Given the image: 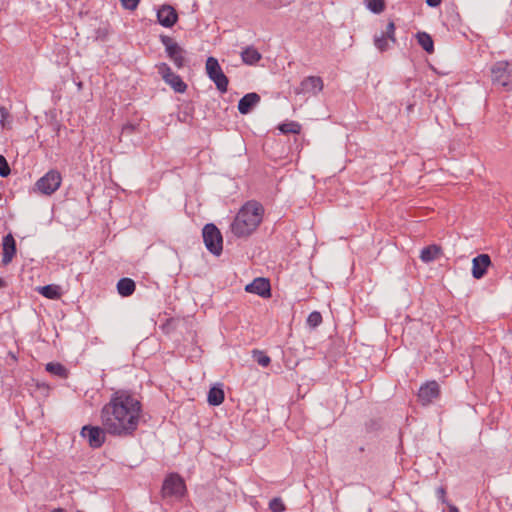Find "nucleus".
<instances>
[{"mask_svg": "<svg viewBox=\"0 0 512 512\" xmlns=\"http://www.w3.org/2000/svg\"><path fill=\"white\" fill-rule=\"evenodd\" d=\"M141 412V402L130 392L119 390L102 407L101 424L111 436L130 437L138 428Z\"/></svg>", "mask_w": 512, "mask_h": 512, "instance_id": "1", "label": "nucleus"}, {"mask_svg": "<svg viewBox=\"0 0 512 512\" xmlns=\"http://www.w3.org/2000/svg\"><path fill=\"white\" fill-rule=\"evenodd\" d=\"M264 214L263 206L257 201L246 202L237 213L231 230L237 237L250 235L262 221Z\"/></svg>", "mask_w": 512, "mask_h": 512, "instance_id": "2", "label": "nucleus"}, {"mask_svg": "<svg viewBox=\"0 0 512 512\" xmlns=\"http://www.w3.org/2000/svg\"><path fill=\"white\" fill-rule=\"evenodd\" d=\"M202 236L207 250L219 256L223 250V238L220 230L214 224L209 223L204 226Z\"/></svg>", "mask_w": 512, "mask_h": 512, "instance_id": "3", "label": "nucleus"}, {"mask_svg": "<svg viewBox=\"0 0 512 512\" xmlns=\"http://www.w3.org/2000/svg\"><path fill=\"white\" fill-rule=\"evenodd\" d=\"M161 43L165 46V51L169 59L174 65L181 69L186 65V50L183 49L173 38L170 36L162 35L160 37Z\"/></svg>", "mask_w": 512, "mask_h": 512, "instance_id": "4", "label": "nucleus"}, {"mask_svg": "<svg viewBox=\"0 0 512 512\" xmlns=\"http://www.w3.org/2000/svg\"><path fill=\"white\" fill-rule=\"evenodd\" d=\"M491 78L494 84L510 89L512 87V63L498 61L493 64Z\"/></svg>", "mask_w": 512, "mask_h": 512, "instance_id": "5", "label": "nucleus"}, {"mask_svg": "<svg viewBox=\"0 0 512 512\" xmlns=\"http://www.w3.org/2000/svg\"><path fill=\"white\" fill-rule=\"evenodd\" d=\"M162 496L182 498L186 493V485L183 478L177 473L169 474L162 485Z\"/></svg>", "mask_w": 512, "mask_h": 512, "instance_id": "6", "label": "nucleus"}, {"mask_svg": "<svg viewBox=\"0 0 512 512\" xmlns=\"http://www.w3.org/2000/svg\"><path fill=\"white\" fill-rule=\"evenodd\" d=\"M206 72L208 77L215 83L221 93H225L228 88L229 80L223 73L218 60L214 57H208L206 60Z\"/></svg>", "mask_w": 512, "mask_h": 512, "instance_id": "7", "label": "nucleus"}, {"mask_svg": "<svg viewBox=\"0 0 512 512\" xmlns=\"http://www.w3.org/2000/svg\"><path fill=\"white\" fill-rule=\"evenodd\" d=\"M62 176L57 170H50L44 176L37 180L35 188L44 195H51L57 191L61 185Z\"/></svg>", "mask_w": 512, "mask_h": 512, "instance_id": "8", "label": "nucleus"}, {"mask_svg": "<svg viewBox=\"0 0 512 512\" xmlns=\"http://www.w3.org/2000/svg\"><path fill=\"white\" fill-rule=\"evenodd\" d=\"M158 73L162 79L173 88L177 93H184L187 90V84L182 78L175 74L167 63H159L156 65Z\"/></svg>", "mask_w": 512, "mask_h": 512, "instance_id": "9", "label": "nucleus"}, {"mask_svg": "<svg viewBox=\"0 0 512 512\" xmlns=\"http://www.w3.org/2000/svg\"><path fill=\"white\" fill-rule=\"evenodd\" d=\"M108 434L105 427L86 425L82 428L81 435L88 439L89 445L92 448H100L106 440Z\"/></svg>", "mask_w": 512, "mask_h": 512, "instance_id": "10", "label": "nucleus"}, {"mask_svg": "<svg viewBox=\"0 0 512 512\" xmlns=\"http://www.w3.org/2000/svg\"><path fill=\"white\" fill-rule=\"evenodd\" d=\"M323 87L324 84L321 77L308 76L301 81L299 88L296 90V93L311 94L315 96L323 90Z\"/></svg>", "mask_w": 512, "mask_h": 512, "instance_id": "11", "label": "nucleus"}, {"mask_svg": "<svg viewBox=\"0 0 512 512\" xmlns=\"http://www.w3.org/2000/svg\"><path fill=\"white\" fill-rule=\"evenodd\" d=\"M439 393L438 383L436 381H430L420 387L418 398L423 405H428L439 397Z\"/></svg>", "mask_w": 512, "mask_h": 512, "instance_id": "12", "label": "nucleus"}, {"mask_svg": "<svg viewBox=\"0 0 512 512\" xmlns=\"http://www.w3.org/2000/svg\"><path fill=\"white\" fill-rule=\"evenodd\" d=\"M245 290L249 293H254L264 298L271 296L270 282L269 280L262 277L254 279L245 287Z\"/></svg>", "mask_w": 512, "mask_h": 512, "instance_id": "13", "label": "nucleus"}, {"mask_svg": "<svg viewBox=\"0 0 512 512\" xmlns=\"http://www.w3.org/2000/svg\"><path fill=\"white\" fill-rule=\"evenodd\" d=\"M158 22L166 27L171 28L178 20L176 10L170 5H163L157 12Z\"/></svg>", "mask_w": 512, "mask_h": 512, "instance_id": "14", "label": "nucleus"}, {"mask_svg": "<svg viewBox=\"0 0 512 512\" xmlns=\"http://www.w3.org/2000/svg\"><path fill=\"white\" fill-rule=\"evenodd\" d=\"M491 265V259L488 254H480L472 260V275L475 279H481Z\"/></svg>", "mask_w": 512, "mask_h": 512, "instance_id": "15", "label": "nucleus"}, {"mask_svg": "<svg viewBox=\"0 0 512 512\" xmlns=\"http://www.w3.org/2000/svg\"><path fill=\"white\" fill-rule=\"evenodd\" d=\"M2 248H3V257L2 263L3 265H8L12 262L13 257L16 254V241L11 233L5 235L2 240Z\"/></svg>", "mask_w": 512, "mask_h": 512, "instance_id": "16", "label": "nucleus"}, {"mask_svg": "<svg viewBox=\"0 0 512 512\" xmlns=\"http://www.w3.org/2000/svg\"><path fill=\"white\" fill-rule=\"evenodd\" d=\"M260 96L255 93H247L238 102V110L241 114L246 115L260 102Z\"/></svg>", "mask_w": 512, "mask_h": 512, "instance_id": "17", "label": "nucleus"}, {"mask_svg": "<svg viewBox=\"0 0 512 512\" xmlns=\"http://www.w3.org/2000/svg\"><path fill=\"white\" fill-rule=\"evenodd\" d=\"M441 254H442L441 247L436 244H432V245L424 247L421 250L420 259L425 263H429V262H432V261L438 259L441 256Z\"/></svg>", "mask_w": 512, "mask_h": 512, "instance_id": "18", "label": "nucleus"}, {"mask_svg": "<svg viewBox=\"0 0 512 512\" xmlns=\"http://www.w3.org/2000/svg\"><path fill=\"white\" fill-rule=\"evenodd\" d=\"M136 289V284L131 278H121L117 283V291L122 297L131 296Z\"/></svg>", "mask_w": 512, "mask_h": 512, "instance_id": "19", "label": "nucleus"}, {"mask_svg": "<svg viewBox=\"0 0 512 512\" xmlns=\"http://www.w3.org/2000/svg\"><path fill=\"white\" fill-rule=\"evenodd\" d=\"M37 291L45 298L51 300H58L62 296L61 287L55 284L38 287Z\"/></svg>", "mask_w": 512, "mask_h": 512, "instance_id": "20", "label": "nucleus"}, {"mask_svg": "<svg viewBox=\"0 0 512 512\" xmlns=\"http://www.w3.org/2000/svg\"><path fill=\"white\" fill-rule=\"evenodd\" d=\"M261 54L258 52V50L252 46L246 47L241 52V58L242 61L247 65H254L261 59Z\"/></svg>", "mask_w": 512, "mask_h": 512, "instance_id": "21", "label": "nucleus"}, {"mask_svg": "<svg viewBox=\"0 0 512 512\" xmlns=\"http://www.w3.org/2000/svg\"><path fill=\"white\" fill-rule=\"evenodd\" d=\"M207 401L212 406H218L224 401V391L220 387L213 386L208 392Z\"/></svg>", "mask_w": 512, "mask_h": 512, "instance_id": "22", "label": "nucleus"}, {"mask_svg": "<svg viewBox=\"0 0 512 512\" xmlns=\"http://www.w3.org/2000/svg\"><path fill=\"white\" fill-rule=\"evenodd\" d=\"M418 44L425 50L427 53H433L434 51V42L432 37L426 32H418L416 35Z\"/></svg>", "mask_w": 512, "mask_h": 512, "instance_id": "23", "label": "nucleus"}, {"mask_svg": "<svg viewBox=\"0 0 512 512\" xmlns=\"http://www.w3.org/2000/svg\"><path fill=\"white\" fill-rule=\"evenodd\" d=\"M46 371L60 378H67L68 376V370L60 363H48L46 365Z\"/></svg>", "mask_w": 512, "mask_h": 512, "instance_id": "24", "label": "nucleus"}, {"mask_svg": "<svg viewBox=\"0 0 512 512\" xmlns=\"http://www.w3.org/2000/svg\"><path fill=\"white\" fill-rule=\"evenodd\" d=\"M279 130L283 134H299L301 131V125L298 122L290 121L279 125Z\"/></svg>", "mask_w": 512, "mask_h": 512, "instance_id": "25", "label": "nucleus"}, {"mask_svg": "<svg viewBox=\"0 0 512 512\" xmlns=\"http://www.w3.org/2000/svg\"><path fill=\"white\" fill-rule=\"evenodd\" d=\"M367 9L375 14L382 13L386 8L385 0H365Z\"/></svg>", "mask_w": 512, "mask_h": 512, "instance_id": "26", "label": "nucleus"}, {"mask_svg": "<svg viewBox=\"0 0 512 512\" xmlns=\"http://www.w3.org/2000/svg\"><path fill=\"white\" fill-rule=\"evenodd\" d=\"M253 359L262 367H267L271 363L270 357L260 350H253L252 351Z\"/></svg>", "mask_w": 512, "mask_h": 512, "instance_id": "27", "label": "nucleus"}, {"mask_svg": "<svg viewBox=\"0 0 512 512\" xmlns=\"http://www.w3.org/2000/svg\"><path fill=\"white\" fill-rule=\"evenodd\" d=\"M389 41L390 40L387 37H385L384 33H381L380 35H376L374 37V45L381 52H384L389 48Z\"/></svg>", "mask_w": 512, "mask_h": 512, "instance_id": "28", "label": "nucleus"}, {"mask_svg": "<svg viewBox=\"0 0 512 512\" xmlns=\"http://www.w3.org/2000/svg\"><path fill=\"white\" fill-rule=\"evenodd\" d=\"M322 323V315L318 311H313L308 315L307 325L310 328H316Z\"/></svg>", "mask_w": 512, "mask_h": 512, "instance_id": "29", "label": "nucleus"}, {"mask_svg": "<svg viewBox=\"0 0 512 512\" xmlns=\"http://www.w3.org/2000/svg\"><path fill=\"white\" fill-rule=\"evenodd\" d=\"M269 509L272 512H283L286 510V506L280 497H275L270 500Z\"/></svg>", "mask_w": 512, "mask_h": 512, "instance_id": "30", "label": "nucleus"}, {"mask_svg": "<svg viewBox=\"0 0 512 512\" xmlns=\"http://www.w3.org/2000/svg\"><path fill=\"white\" fill-rule=\"evenodd\" d=\"M395 24L393 21H389L387 26H386V30L384 33L385 37H387L392 43H396V38H395Z\"/></svg>", "mask_w": 512, "mask_h": 512, "instance_id": "31", "label": "nucleus"}, {"mask_svg": "<svg viewBox=\"0 0 512 512\" xmlns=\"http://www.w3.org/2000/svg\"><path fill=\"white\" fill-rule=\"evenodd\" d=\"M10 166L6 158L0 154V176L7 177L10 174Z\"/></svg>", "mask_w": 512, "mask_h": 512, "instance_id": "32", "label": "nucleus"}, {"mask_svg": "<svg viewBox=\"0 0 512 512\" xmlns=\"http://www.w3.org/2000/svg\"><path fill=\"white\" fill-rule=\"evenodd\" d=\"M121 1V4L122 6L125 8V9H128V10H135L138 5H139V2L140 0H120Z\"/></svg>", "mask_w": 512, "mask_h": 512, "instance_id": "33", "label": "nucleus"}, {"mask_svg": "<svg viewBox=\"0 0 512 512\" xmlns=\"http://www.w3.org/2000/svg\"><path fill=\"white\" fill-rule=\"evenodd\" d=\"M436 495H437V498L442 502V503H445V504H448V501L446 499V488L443 487V486H440L436 489Z\"/></svg>", "mask_w": 512, "mask_h": 512, "instance_id": "34", "label": "nucleus"}, {"mask_svg": "<svg viewBox=\"0 0 512 512\" xmlns=\"http://www.w3.org/2000/svg\"><path fill=\"white\" fill-rule=\"evenodd\" d=\"M0 116H1V125L2 127H5V121L10 116L9 111L4 106L0 107Z\"/></svg>", "mask_w": 512, "mask_h": 512, "instance_id": "35", "label": "nucleus"}, {"mask_svg": "<svg viewBox=\"0 0 512 512\" xmlns=\"http://www.w3.org/2000/svg\"><path fill=\"white\" fill-rule=\"evenodd\" d=\"M135 128V125L128 123L122 127V134H132Z\"/></svg>", "mask_w": 512, "mask_h": 512, "instance_id": "36", "label": "nucleus"}, {"mask_svg": "<svg viewBox=\"0 0 512 512\" xmlns=\"http://www.w3.org/2000/svg\"><path fill=\"white\" fill-rule=\"evenodd\" d=\"M442 0H426V3L430 7H437L441 4Z\"/></svg>", "mask_w": 512, "mask_h": 512, "instance_id": "37", "label": "nucleus"}, {"mask_svg": "<svg viewBox=\"0 0 512 512\" xmlns=\"http://www.w3.org/2000/svg\"><path fill=\"white\" fill-rule=\"evenodd\" d=\"M449 507V512H459L458 508L452 504H447Z\"/></svg>", "mask_w": 512, "mask_h": 512, "instance_id": "38", "label": "nucleus"}, {"mask_svg": "<svg viewBox=\"0 0 512 512\" xmlns=\"http://www.w3.org/2000/svg\"><path fill=\"white\" fill-rule=\"evenodd\" d=\"M52 512H65V510L63 508H55Z\"/></svg>", "mask_w": 512, "mask_h": 512, "instance_id": "39", "label": "nucleus"}, {"mask_svg": "<svg viewBox=\"0 0 512 512\" xmlns=\"http://www.w3.org/2000/svg\"><path fill=\"white\" fill-rule=\"evenodd\" d=\"M5 286V281L0 277V288Z\"/></svg>", "mask_w": 512, "mask_h": 512, "instance_id": "40", "label": "nucleus"}]
</instances>
